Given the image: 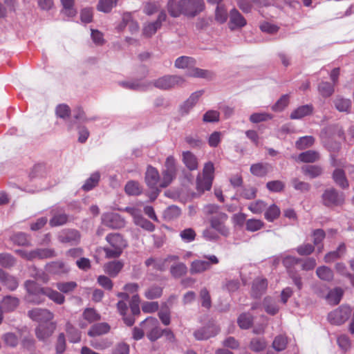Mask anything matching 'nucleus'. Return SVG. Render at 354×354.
Returning a JSON list of instances; mask_svg holds the SVG:
<instances>
[{"label": "nucleus", "mask_w": 354, "mask_h": 354, "mask_svg": "<svg viewBox=\"0 0 354 354\" xmlns=\"http://www.w3.org/2000/svg\"><path fill=\"white\" fill-rule=\"evenodd\" d=\"M334 86L327 82H322L319 84L318 91L324 97H328L334 93Z\"/></svg>", "instance_id": "obj_59"}, {"label": "nucleus", "mask_w": 354, "mask_h": 354, "mask_svg": "<svg viewBox=\"0 0 354 354\" xmlns=\"http://www.w3.org/2000/svg\"><path fill=\"white\" fill-rule=\"evenodd\" d=\"M196 61L194 58L187 56H181L175 61V66L178 68H186L194 66Z\"/></svg>", "instance_id": "obj_55"}, {"label": "nucleus", "mask_w": 354, "mask_h": 354, "mask_svg": "<svg viewBox=\"0 0 354 354\" xmlns=\"http://www.w3.org/2000/svg\"><path fill=\"white\" fill-rule=\"evenodd\" d=\"M2 339L4 344L9 347L15 348L19 344V339L14 333H6L3 335Z\"/></svg>", "instance_id": "obj_62"}, {"label": "nucleus", "mask_w": 354, "mask_h": 354, "mask_svg": "<svg viewBox=\"0 0 354 354\" xmlns=\"http://www.w3.org/2000/svg\"><path fill=\"white\" fill-rule=\"evenodd\" d=\"M180 209L176 205L168 207L163 212V217L167 221H172L180 216Z\"/></svg>", "instance_id": "obj_52"}, {"label": "nucleus", "mask_w": 354, "mask_h": 354, "mask_svg": "<svg viewBox=\"0 0 354 354\" xmlns=\"http://www.w3.org/2000/svg\"><path fill=\"white\" fill-rule=\"evenodd\" d=\"M333 179L334 182L341 188L346 189L349 184L346 179L345 172L342 169H336L333 173Z\"/></svg>", "instance_id": "obj_31"}, {"label": "nucleus", "mask_w": 354, "mask_h": 354, "mask_svg": "<svg viewBox=\"0 0 354 354\" xmlns=\"http://www.w3.org/2000/svg\"><path fill=\"white\" fill-rule=\"evenodd\" d=\"M33 256L35 259H43L55 257L56 252L53 248H37L33 250Z\"/></svg>", "instance_id": "obj_41"}, {"label": "nucleus", "mask_w": 354, "mask_h": 354, "mask_svg": "<svg viewBox=\"0 0 354 354\" xmlns=\"http://www.w3.org/2000/svg\"><path fill=\"white\" fill-rule=\"evenodd\" d=\"M344 291L341 288H335L330 290L326 296V299L330 304L337 305L343 296Z\"/></svg>", "instance_id": "obj_39"}, {"label": "nucleus", "mask_w": 354, "mask_h": 354, "mask_svg": "<svg viewBox=\"0 0 354 354\" xmlns=\"http://www.w3.org/2000/svg\"><path fill=\"white\" fill-rule=\"evenodd\" d=\"M142 326L151 342L156 341L163 335L162 330L159 327L158 320L155 317H147L142 322Z\"/></svg>", "instance_id": "obj_7"}, {"label": "nucleus", "mask_w": 354, "mask_h": 354, "mask_svg": "<svg viewBox=\"0 0 354 354\" xmlns=\"http://www.w3.org/2000/svg\"><path fill=\"white\" fill-rule=\"evenodd\" d=\"M203 91H198L193 93L180 106V111L182 114H187L191 109L196 104L198 99L202 96Z\"/></svg>", "instance_id": "obj_27"}, {"label": "nucleus", "mask_w": 354, "mask_h": 354, "mask_svg": "<svg viewBox=\"0 0 354 354\" xmlns=\"http://www.w3.org/2000/svg\"><path fill=\"white\" fill-rule=\"evenodd\" d=\"M188 75L193 77H201L207 80H211L214 77V73L208 70L194 68L189 71Z\"/></svg>", "instance_id": "obj_49"}, {"label": "nucleus", "mask_w": 354, "mask_h": 354, "mask_svg": "<svg viewBox=\"0 0 354 354\" xmlns=\"http://www.w3.org/2000/svg\"><path fill=\"white\" fill-rule=\"evenodd\" d=\"M77 287L75 281H60L56 283V288L62 294H69L73 292Z\"/></svg>", "instance_id": "obj_40"}, {"label": "nucleus", "mask_w": 354, "mask_h": 354, "mask_svg": "<svg viewBox=\"0 0 354 354\" xmlns=\"http://www.w3.org/2000/svg\"><path fill=\"white\" fill-rule=\"evenodd\" d=\"M247 24L246 19L244 17L236 10L233 8L230 12V21L229 28L231 30L236 28H243Z\"/></svg>", "instance_id": "obj_20"}, {"label": "nucleus", "mask_w": 354, "mask_h": 354, "mask_svg": "<svg viewBox=\"0 0 354 354\" xmlns=\"http://www.w3.org/2000/svg\"><path fill=\"white\" fill-rule=\"evenodd\" d=\"M124 190L128 195L131 196H138L142 192L139 183L134 180L127 182Z\"/></svg>", "instance_id": "obj_57"}, {"label": "nucleus", "mask_w": 354, "mask_h": 354, "mask_svg": "<svg viewBox=\"0 0 354 354\" xmlns=\"http://www.w3.org/2000/svg\"><path fill=\"white\" fill-rule=\"evenodd\" d=\"M351 314V308L347 306H341L328 315V319L331 324L341 325L348 320Z\"/></svg>", "instance_id": "obj_9"}, {"label": "nucleus", "mask_w": 354, "mask_h": 354, "mask_svg": "<svg viewBox=\"0 0 354 354\" xmlns=\"http://www.w3.org/2000/svg\"><path fill=\"white\" fill-rule=\"evenodd\" d=\"M176 259H177V257L169 255L164 259L150 257L145 261V263L147 267H152L155 270L162 272L168 268L171 261Z\"/></svg>", "instance_id": "obj_13"}, {"label": "nucleus", "mask_w": 354, "mask_h": 354, "mask_svg": "<svg viewBox=\"0 0 354 354\" xmlns=\"http://www.w3.org/2000/svg\"><path fill=\"white\" fill-rule=\"evenodd\" d=\"M218 332V328L215 326L212 325L198 330L194 333V336L198 340H204L215 336Z\"/></svg>", "instance_id": "obj_26"}, {"label": "nucleus", "mask_w": 354, "mask_h": 354, "mask_svg": "<svg viewBox=\"0 0 354 354\" xmlns=\"http://www.w3.org/2000/svg\"><path fill=\"white\" fill-rule=\"evenodd\" d=\"M176 165L175 158L170 156L166 159L165 169L162 171V178L160 183V187L165 188L169 186L176 176Z\"/></svg>", "instance_id": "obj_6"}, {"label": "nucleus", "mask_w": 354, "mask_h": 354, "mask_svg": "<svg viewBox=\"0 0 354 354\" xmlns=\"http://www.w3.org/2000/svg\"><path fill=\"white\" fill-rule=\"evenodd\" d=\"M28 316L33 321L40 324L52 322L54 314L46 308H35L28 312Z\"/></svg>", "instance_id": "obj_11"}, {"label": "nucleus", "mask_w": 354, "mask_h": 354, "mask_svg": "<svg viewBox=\"0 0 354 354\" xmlns=\"http://www.w3.org/2000/svg\"><path fill=\"white\" fill-rule=\"evenodd\" d=\"M263 305L265 311L270 315H275L279 310V307L277 304L270 297H266L264 298Z\"/></svg>", "instance_id": "obj_38"}, {"label": "nucleus", "mask_w": 354, "mask_h": 354, "mask_svg": "<svg viewBox=\"0 0 354 354\" xmlns=\"http://www.w3.org/2000/svg\"><path fill=\"white\" fill-rule=\"evenodd\" d=\"M100 174L99 172H94L91 176L85 181L82 188L85 192H88L95 187L100 181Z\"/></svg>", "instance_id": "obj_43"}, {"label": "nucleus", "mask_w": 354, "mask_h": 354, "mask_svg": "<svg viewBox=\"0 0 354 354\" xmlns=\"http://www.w3.org/2000/svg\"><path fill=\"white\" fill-rule=\"evenodd\" d=\"M128 26L129 30L133 33L136 32L139 30L138 24L131 19V17L129 14L124 15L122 17V22L120 25V30H122L125 26Z\"/></svg>", "instance_id": "obj_42"}, {"label": "nucleus", "mask_w": 354, "mask_h": 354, "mask_svg": "<svg viewBox=\"0 0 354 354\" xmlns=\"http://www.w3.org/2000/svg\"><path fill=\"white\" fill-rule=\"evenodd\" d=\"M16 263L15 258L9 253H0V265L3 268L12 267Z\"/></svg>", "instance_id": "obj_64"}, {"label": "nucleus", "mask_w": 354, "mask_h": 354, "mask_svg": "<svg viewBox=\"0 0 354 354\" xmlns=\"http://www.w3.org/2000/svg\"><path fill=\"white\" fill-rule=\"evenodd\" d=\"M19 298L7 295L2 299L0 303V308L3 310L4 312H12L19 306Z\"/></svg>", "instance_id": "obj_22"}, {"label": "nucleus", "mask_w": 354, "mask_h": 354, "mask_svg": "<svg viewBox=\"0 0 354 354\" xmlns=\"http://www.w3.org/2000/svg\"><path fill=\"white\" fill-rule=\"evenodd\" d=\"M27 292L26 300L32 304H39L44 301V296L46 287H41L37 282L32 280H27L24 283Z\"/></svg>", "instance_id": "obj_4"}, {"label": "nucleus", "mask_w": 354, "mask_h": 354, "mask_svg": "<svg viewBox=\"0 0 354 354\" xmlns=\"http://www.w3.org/2000/svg\"><path fill=\"white\" fill-rule=\"evenodd\" d=\"M46 174L47 169L46 165L44 164H37L32 168L29 176L31 178H35L44 177Z\"/></svg>", "instance_id": "obj_58"}, {"label": "nucleus", "mask_w": 354, "mask_h": 354, "mask_svg": "<svg viewBox=\"0 0 354 354\" xmlns=\"http://www.w3.org/2000/svg\"><path fill=\"white\" fill-rule=\"evenodd\" d=\"M315 142V138L311 136H306L299 138L295 142V147L299 150H304L310 147Z\"/></svg>", "instance_id": "obj_50"}, {"label": "nucleus", "mask_w": 354, "mask_h": 354, "mask_svg": "<svg viewBox=\"0 0 354 354\" xmlns=\"http://www.w3.org/2000/svg\"><path fill=\"white\" fill-rule=\"evenodd\" d=\"M124 264L120 261H113L104 266V272L111 277H116L121 271Z\"/></svg>", "instance_id": "obj_30"}, {"label": "nucleus", "mask_w": 354, "mask_h": 354, "mask_svg": "<svg viewBox=\"0 0 354 354\" xmlns=\"http://www.w3.org/2000/svg\"><path fill=\"white\" fill-rule=\"evenodd\" d=\"M268 288V281L265 278H256L252 285L251 295L254 298H259L263 295Z\"/></svg>", "instance_id": "obj_21"}, {"label": "nucleus", "mask_w": 354, "mask_h": 354, "mask_svg": "<svg viewBox=\"0 0 354 354\" xmlns=\"http://www.w3.org/2000/svg\"><path fill=\"white\" fill-rule=\"evenodd\" d=\"M109 246L103 248L107 259L118 258L127 246V241L118 233H111L106 236Z\"/></svg>", "instance_id": "obj_2"}, {"label": "nucleus", "mask_w": 354, "mask_h": 354, "mask_svg": "<svg viewBox=\"0 0 354 354\" xmlns=\"http://www.w3.org/2000/svg\"><path fill=\"white\" fill-rule=\"evenodd\" d=\"M46 270L52 274L62 275L67 274L70 268L62 261H51L45 266Z\"/></svg>", "instance_id": "obj_19"}, {"label": "nucleus", "mask_w": 354, "mask_h": 354, "mask_svg": "<svg viewBox=\"0 0 354 354\" xmlns=\"http://www.w3.org/2000/svg\"><path fill=\"white\" fill-rule=\"evenodd\" d=\"M184 82L183 77L178 75H165L156 80L153 85L160 89L167 90L181 85Z\"/></svg>", "instance_id": "obj_12"}, {"label": "nucleus", "mask_w": 354, "mask_h": 354, "mask_svg": "<svg viewBox=\"0 0 354 354\" xmlns=\"http://www.w3.org/2000/svg\"><path fill=\"white\" fill-rule=\"evenodd\" d=\"M334 104L335 108L340 112L349 113L351 108V101L349 99H345L342 97H337Z\"/></svg>", "instance_id": "obj_44"}, {"label": "nucleus", "mask_w": 354, "mask_h": 354, "mask_svg": "<svg viewBox=\"0 0 354 354\" xmlns=\"http://www.w3.org/2000/svg\"><path fill=\"white\" fill-rule=\"evenodd\" d=\"M66 332L71 342L77 343L80 341L81 334L80 331L69 322L66 324Z\"/></svg>", "instance_id": "obj_45"}, {"label": "nucleus", "mask_w": 354, "mask_h": 354, "mask_svg": "<svg viewBox=\"0 0 354 354\" xmlns=\"http://www.w3.org/2000/svg\"><path fill=\"white\" fill-rule=\"evenodd\" d=\"M55 328L56 324L53 322L45 324H40L35 328L36 337L39 340H45L49 338L53 335Z\"/></svg>", "instance_id": "obj_18"}, {"label": "nucleus", "mask_w": 354, "mask_h": 354, "mask_svg": "<svg viewBox=\"0 0 354 354\" xmlns=\"http://www.w3.org/2000/svg\"><path fill=\"white\" fill-rule=\"evenodd\" d=\"M214 178V167L212 162L205 164L202 174L196 178V189L202 194L210 190Z\"/></svg>", "instance_id": "obj_3"}, {"label": "nucleus", "mask_w": 354, "mask_h": 354, "mask_svg": "<svg viewBox=\"0 0 354 354\" xmlns=\"http://www.w3.org/2000/svg\"><path fill=\"white\" fill-rule=\"evenodd\" d=\"M10 240L14 244L20 246H30L31 243L29 239V236L24 232H17L14 234L11 237Z\"/></svg>", "instance_id": "obj_34"}, {"label": "nucleus", "mask_w": 354, "mask_h": 354, "mask_svg": "<svg viewBox=\"0 0 354 354\" xmlns=\"http://www.w3.org/2000/svg\"><path fill=\"white\" fill-rule=\"evenodd\" d=\"M268 164L257 163L253 164L250 167V172L257 176H264L268 172Z\"/></svg>", "instance_id": "obj_56"}, {"label": "nucleus", "mask_w": 354, "mask_h": 354, "mask_svg": "<svg viewBox=\"0 0 354 354\" xmlns=\"http://www.w3.org/2000/svg\"><path fill=\"white\" fill-rule=\"evenodd\" d=\"M228 216L223 212H220L210 218L209 223L212 229L215 230L220 234L227 236L230 234L229 228L226 225Z\"/></svg>", "instance_id": "obj_10"}, {"label": "nucleus", "mask_w": 354, "mask_h": 354, "mask_svg": "<svg viewBox=\"0 0 354 354\" xmlns=\"http://www.w3.org/2000/svg\"><path fill=\"white\" fill-rule=\"evenodd\" d=\"M62 9L61 12L68 17H73L76 15L77 10L74 8L75 0H60Z\"/></svg>", "instance_id": "obj_36"}, {"label": "nucleus", "mask_w": 354, "mask_h": 354, "mask_svg": "<svg viewBox=\"0 0 354 354\" xmlns=\"http://www.w3.org/2000/svg\"><path fill=\"white\" fill-rule=\"evenodd\" d=\"M207 261L196 259L193 261L189 267V272L192 274H201L210 269L212 264L218 263V258L214 255L205 256Z\"/></svg>", "instance_id": "obj_8"}, {"label": "nucleus", "mask_w": 354, "mask_h": 354, "mask_svg": "<svg viewBox=\"0 0 354 354\" xmlns=\"http://www.w3.org/2000/svg\"><path fill=\"white\" fill-rule=\"evenodd\" d=\"M346 248L344 243H341L336 250L329 252L324 256L326 263H332L339 259H341L346 253Z\"/></svg>", "instance_id": "obj_29"}, {"label": "nucleus", "mask_w": 354, "mask_h": 354, "mask_svg": "<svg viewBox=\"0 0 354 354\" xmlns=\"http://www.w3.org/2000/svg\"><path fill=\"white\" fill-rule=\"evenodd\" d=\"M280 209L275 204L270 205L265 212V218L270 222H272L280 216Z\"/></svg>", "instance_id": "obj_54"}, {"label": "nucleus", "mask_w": 354, "mask_h": 354, "mask_svg": "<svg viewBox=\"0 0 354 354\" xmlns=\"http://www.w3.org/2000/svg\"><path fill=\"white\" fill-rule=\"evenodd\" d=\"M314 111V106L313 104H305L298 106L290 113V118L292 120L301 119L306 116L310 115Z\"/></svg>", "instance_id": "obj_24"}, {"label": "nucleus", "mask_w": 354, "mask_h": 354, "mask_svg": "<svg viewBox=\"0 0 354 354\" xmlns=\"http://www.w3.org/2000/svg\"><path fill=\"white\" fill-rule=\"evenodd\" d=\"M160 180L159 172L156 168L152 166H148L145 173V183L149 187H158V183Z\"/></svg>", "instance_id": "obj_23"}, {"label": "nucleus", "mask_w": 354, "mask_h": 354, "mask_svg": "<svg viewBox=\"0 0 354 354\" xmlns=\"http://www.w3.org/2000/svg\"><path fill=\"white\" fill-rule=\"evenodd\" d=\"M263 225V222L259 219L250 218L245 221V229L249 232L258 231L261 230Z\"/></svg>", "instance_id": "obj_60"}, {"label": "nucleus", "mask_w": 354, "mask_h": 354, "mask_svg": "<svg viewBox=\"0 0 354 354\" xmlns=\"http://www.w3.org/2000/svg\"><path fill=\"white\" fill-rule=\"evenodd\" d=\"M127 210L133 216L134 223L136 225L148 232L154 231L155 225L151 221L144 218L137 209L127 208Z\"/></svg>", "instance_id": "obj_16"}, {"label": "nucleus", "mask_w": 354, "mask_h": 354, "mask_svg": "<svg viewBox=\"0 0 354 354\" xmlns=\"http://www.w3.org/2000/svg\"><path fill=\"white\" fill-rule=\"evenodd\" d=\"M110 328V326L105 322L95 324L88 330V335L90 337L100 336L108 333Z\"/></svg>", "instance_id": "obj_28"}, {"label": "nucleus", "mask_w": 354, "mask_h": 354, "mask_svg": "<svg viewBox=\"0 0 354 354\" xmlns=\"http://www.w3.org/2000/svg\"><path fill=\"white\" fill-rule=\"evenodd\" d=\"M301 171L305 176L315 178L322 174L323 169L319 165H308L301 167Z\"/></svg>", "instance_id": "obj_35"}, {"label": "nucleus", "mask_w": 354, "mask_h": 354, "mask_svg": "<svg viewBox=\"0 0 354 354\" xmlns=\"http://www.w3.org/2000/svg\"><path fill=\"white\" fill-rule=\"evenodd\" d=\"M82 317L90 324L101 319L100 315L93 308H86L82 313Z\"/></svg>", "instance_id": "obj_53"}, {"label": "nucleus", "mask_w": 354, "mask_h": 354, "mask_svg": "<svg viewBox=\"0 0 354 354\" xmlns=\"http://www.w3.org/2000/svg\"><path fill=\"white\" fill-rule=\"evenodd\" d=\"M320 158L319 153L313 150H308L299 154L297 160L305 163H313Z\"/></svg>", "instance_id": "obj_32"}, {"label": "nucleus", "mask_w": 354, "mask_h": 354, "mask_svg": "<svg viewBox=\"0 0 354 354\" xmlns=\"http://www.w3.org/2000/svg\"><path fill=\"white\" fill-rule=\"evenodd\" d=\"M162 288L159 286H151L149 287L145 291V297L147 299H155L160 298L162 295Z\"/></svg>", "instance_id": "obj_48"}, {"label": "nucleus", "mask_w": 354, "mask_h": 354, "mask_svg": "<svg viewBox=\"0 0 354 354\" xmlns=\"http://www.w3.org/2000/svg\"><path fill=\"white\" fill-rule=\"evenodd\" d=\"M322 201L328 207L341 206L344 203L345 196L344 193L339 192L335 188H328L322 194Z\"/></svg>", "instance_id": "obj_5"}, {"label": "nucleus", "mask_w": 354, "mask_h": 354, "mask_svg": "<svg viewBox=\"0 0 354 354\" xmlns=\"http://www.w3.org/2000/svg\"><path fill=\"white\" fill-rule=\"evenodd\" d=\"M317 277L323 281H330L333 280L334 274L333 270L327 266H319L316 270Z\"/></svg>", "instance_id": "obj_46"}, {"label": "nucleus", "mask_w": 354, "mask_h": 354, "mask_svg": "<svg viewBox=\"0 0 354 354\" xmlns=\"http://www.w3.org/2000/svg\"><path fill=\"white\" fill-rule=\"evenodd\" d=\"M57 239L62 243H68L71 245H77L80 242L81 234L77 230L65 229L59 233Z\"/></svg>", "instance_id": "obj_14"}, {"label": "nucleus", "mask_w": 354, "mask_h": 354, "mask_svg": "<svg viewBox=\"0 0 354 354\" xmlns=\"http://www.w3.org/2000/svg\"><path fill=\"white\" fill-rule=\"evenodd\" d=\"M0 282L10 291L15 290L19 286V283L16 277L10 275L8 273H6L1 268Z\"/></svg>", "instance_id": "obj_25"}, {"label": "nucleus", "mask_w": 354, "mask_h": 354, "mask_svg": "<svg viewBox=\"0 0 354 354\" xmlns=\"http://www.w3.org/2000/svg\"><path fill=\"white\" fill-rule=\"evenodd\" d=\"M253 323V316L250 313H243L237 319V324L241 329H248Z\"/></svg>", "instance_id": "obj_47"}, {"label": "nucleus", "mask_w": 354, "mask_h": 354, "mask_svg": "<svg viewBox=\"0 0 354 354\" xmlns=\"http://www.w3.org/2000/svg\"><path fill=\"white\" fill-rule=\"evenodd\" d=\"M169 256H174L177 259L171 262L169 272L171 275L175 278L178 279L185 275L187 272V267L185 263L180 262V257L176 254H169Z\"/></svg>", "instance_id": "obj_17"}, {"label": "nucleus", "mask_w": 354, "mask_h": 354, "mask_svg": "<svg viewBox=\"0 0 354 354\" xmlns=\"http://www.w3.org/2000/svg\"><path fill=\"white\" fill-rule=\"evenodd\" d=\"M102 223L113 229L123 227L125 225L124 220L117 213L108 212L102 216Z\"/></svg>", "instance_id": "obj_15"}, {"label": "nucleus", "mask_w": 354, "mask_h": 354, "mask_svg": "<svg viewBox=\"0 0 354 354\" xmlns=\"http://www.w3.org/2000/svg\"><path fill=\"white\" fill-rule=\"evenodd\" d=\"M71 113V108L66 104H60L55 108V114L57 117L64 120L68 118L70 116Z\"/></svg>", "instance_id": "obj_63"}, {"label": "nucleus", "mask_w": 354, "mask_h": 354, "mask_svg": "<svg viewBox=\"0 0 354 354\" xmlns=\"http://www.w3.org/2000/svg\"><path fill=\"white\" fill-rule=\"evenodd\" d=\"M203 0H169L167 11L172 17H178L181 15L194 17L205 10Z\"/></svg>", "instance_id": "obj_1"}, {"label": "nucleus", "mask_w": 354, "mask_h": 354, "mask_svg": "<svg viewBox=\"0 0 354 354\" xmlns=\"http://www.w3.org/2000/svg\"><path fill=\"white\" fill-rule=\"evenodd\" d=\"M45 296L58 305H62L65 302L64 295L60 291L53 290L50 287H46Z\"/></svg>", "instance_id": "obj_33"}, {"label": "nucleus", "mask_w": 354, "mask_h": 354, "mask_svg": "<svg viewBox=\"0 0 354 354\" xmlns=\"http://www.w3.org/2000/svg\"><path fill=\"white\" fill-rule=\"evenodd\" d=\"M292 187L295 190L304 193L308 192L310 189V185L308 183L301 181L297 178H294L291 180Z\"/></svg>", "instance_id": "obj_61"}, {"label": "nucleus", "mask_w": 354, "mask_h": 354, "mask_svg": "<svg viewBox=\"0 0 354 354\" xmlns=\"http://www.w3.org/2000/svg\"><path fill=\"white\" fill-rule=\"evenodd\" d=\"M118 0H99L97 10L104 13H109L113 7L116 6Z\"/></svg>", "instance_id": "obj_51"}, {"label": "nucleus", "mask_w": 354, "mask_h": 354, "mask_svg": "<svg viewBox=\"0 0 354 354\" xmlns=\"http://www.w3.org/2000/svg\"><path fill=\"white\" fill-rule=\"evenodd\" d=\"M183 161L189 170H195L198 168L197 158L190 151H184L183 153Z\"/></svg>", "instance_id": "obj_37"}]
</instances>
